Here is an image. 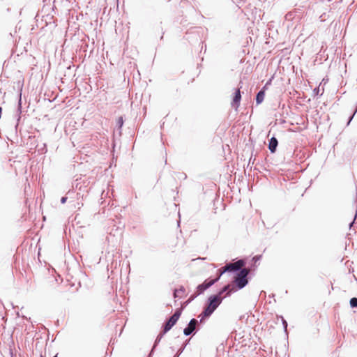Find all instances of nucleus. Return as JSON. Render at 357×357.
<instances>
[{
  "instance_id": "obj_1",
  "label": "nucleus",
  "mask_w": 357,
  "mask_h": 357,
  "mask_svg": "<svg viewBox=\"0 0 357 357\" xmlns=\"http://www.w3.org/2000/svg\"><path fill=\"white\" fill-rule=\"evenodd\" d=\"M225 291H227V296H229L230 295L231 293L236 291V289L234 285L227 284L222 289V290L219 293L218 295L211 296L209 298L210 302L208 305L206 307L204 311L200 315L203 316L201 321H202V319L204 317H209L218 307V305L221 303L222 299L221 297V294Z\"/></svg>"
},
{
  "instance_id": "obj_2",
  "label": "nucleus",
  "mask_w": 357,
  "mask_h": 357,
  "mask_svg": "<svg viewBox=\"0 0 357 357\" xmlns=\"http://www.w3.org/2000/svg\"><path fill=\"white\" fill-rule=\"evenodd\" d=\"M250 270L248 268H243L240 271V272L237 274L234 279V285L236 289H242L243 288L248 282L247 276L249 274Z\"/></svg>"
},
{
  "instance_id": "obj_3",
  "label": "nucleus",
  "mask_w": 357,
  "mask_h": 357,
  "mask_svg": "<svg viewBox=\"0 0 357 357\" xmlns=\"http://www.w3.org/2000/svg\"><path fill=\"white\" fill-rule=\"evenodd\" d=\"M245 262L243 260H238L234 263L229 264L220 270V272L218 275V277L220 278L222 275V274L225 271H233L240 269L241 270Z\"/></svg>"
},
{
  "instance_id": "obj_4",
  "label": "nucleus",
  "mask_w": 357,
  "mask_h": 357,
  "mask_svg": "<svg viewBox=\"0 0 357 357\" xmlns=\"http://www.w3.org/2000/svg\"><path fill=\"white\" fill-rule=\"evenodd\" d=\"M181 314V312L180 310H176L174 314L169 318V319L167 321L166 324L165 325L163 333H166L167 331H169L177 322L178 319L180 318V316Z\"/></svg>"
},
{
  "instance_id": "obj_5",
  "label": "nucleus",
  "mask_w": 357,
  "mask_h": 357,
  "mask_svg": "<svg viewBox=\"0 0 357 357\" xmlns=\"http://www.w3.org/2000/svg\"><path fill=\"white\" fill-rule=\"evenodd\" d=\"M219 280V277L218 276L215 279L211 280L210 281L205 280L202 284H199L197 287V294H200L204 292L206 289L212 286L215 282Z\"/></svg>"
},
{
  "instance_id": "obj_6",
  "label": "nucleus",
  "mask_w": 357,
  "mask_h": 357,
  "mask_svg": "<svg viewBox=\"0 0 357 357\" xmlns=\"http://www.w3.org/2000/svg\"><path fill=\"white\" fill-rule=\"evenodd\" d=\"M219 280V277L218 276L215 279L211 280L210 281L205 280L202 284H199L197 287V294H200L204 292L206 289L212 286L215 282Z\"/></svg>"
},
{
  "instance_id": "obj_7",
  "label": "nucleus",
  "mask_w": 357,
  "mask_h": 357,
  "mask_svg": "<svg viewBox=\"0 0 357 357\" xmlns=\"http://www.w3.org/2000/svg\"><path fill=\"white\" fill-rule=\"evenodd\" d=\"M197 324V320L195 319H191L188 327H186L183 331L184 334L185 335H190L195 330Z\"/></svg>"
},
{
  "instance_id": "obj_8",
  "label": "nucleus",
  "mask_w": 357,
  "mask_h": 357,
  "mask_svg": "<svg viewBox=\"0 0 357 357\" xmlns=\"http://www.w3.org/2000/svg\"><path fill=\"white\" fill-rule=\"evenodd\" d=\"M278 140L275 137H272L269 141L268 149L271 153H274L278 146Z\"/></svg>"
},
{
  "instance_id": "obj_9",
  "label": "nucleus",
  "mask_w": 357,
  "mask_h": 357,
  "mask_svg": "<svg viewBox=\"0 0 357 357\" xmlns=\"http://www.w3.org/2000/svg\"><path fill=\"white\" fill-rule=\"evenodd\" d=\"M241 98V95L240 92V89H237L235 96L233 98V105L235 106L236 108H237L239 105V102Z\"/></svg>"
},
{
  "instance_id": "obj_10",
  "label": "nucleus",
  "mask_w": 357,
  "mask_h": 357,
  "mask_svg": "<svg viewBox=\"0 0 357 357\" xmlns=\"http://www.w3.org/2000/svg\"><path fill=\"white\" fill-rule=\"evenodd\" d=\"M264 96H265V93L264 91H260L257 95V97H256V102L257 104H260L263 102L264 99Z\"/></svg>"
},
{
  "instance_id": "obj_11",
  "label": "nucleus",
  "mask_w": 357,
  "mask_h": 357,
  "mask_svg": "<svg viewBox=\"0 0 357 357\" xmlns=\"http://www.w3.org/2000/svg\"><path fill=\"white\" fill-rule=\"evenodd\" d=\"M350 305L353 307H357V298H352L350 300Z\"/></svg>"
},
{
  "instance_id": "obj_12",
  "label": "nucleus",
  "mask_w": 357,
  "mask_h": 357,
  "mask_svg": "<svg viewBox=\"0 0 357 357\" xmlns=\"http://www.w3.org/2000/svg\"><path fill=\"white\" fill-rule=\"evenodd\" d=\"M123 120L122 117H119L117 120V124L121 128L123 126Z\"/></svg>"
},
{
  "instance_id": "obj_13",
  "label": "nucleus",
  "mask_w": 357,
  "mask_h": 357,
  "mask_svg": "<svg viewBox=\"0 0 357 357\" xmlns=\"http://www.w3.org/2000/svg\"><path fill=\"white\" fill-rule=\"evenodd\" d=\"M66 200H67V197H63L61 199V202L62 204H64V203H66Z\"/></svg>"
},
{
  "instance_id": "obj_14",
  "label": "nucleus",
  "mask_w": 357,
  "mask_h": 357,
  "mask_svg": "<svg viewBox=\"0 0 357 357\" xmlns=\"http://www.w3.org/2000/svg\"><path fill=\"white\" fill-rule=\"evenodd\" d=\"M261 258V256H255L254 257L253 259L257 261V260H259V259Z\"/></svg>"
},
{
  "instance_id": "obj_15",
  "label": "nucleus",
  "mask_w": 357,
  "mask_h": 357,
  "mask_svg": "<svg viewBox=\"0 0 357 357\" xmlns=\"http://www.w3.org/2000/svg\"><path fill=\"white\" fill-rule=\"evenodd\" d=\"M283 324H284V327L287 328V324L285 320H283Z\"/></svg>"
},
{
  "instance_id": "obj_16",
  "label": "nucleus",
  "mask_w": 357,
  "mask_h": 357,
  "mask_svg": "<svg viewBox=\"0 0 357 357\" xmlns=\"http://www.w3.org/2000/svg\"><path fill=\"white\" fill-rule=\"evenodd\" d=\"M177 291H175L174 293V297H176L177 296V294H176Z\"/></svg>"
},
{
  "instance_id": "obj_17",
  "label": "nucleus",
  "mask_w": 357,
  "mask_h": 357,
  "mask_svg": "<svg viewBox=\"0 0 357 357\" xmlns=\"http://www.w3.org/2000/svg\"><path fill=\"white\" fill-rule=\"evenodd\" d=\"M54 357H57V355H55Z\"/></svg>"
},
{
  "instance_id": "obj_18",
  "label": "nucleus",
  "mask_w": 357,
  "mask_h": 357,
  "mask_svg": "<svg viewBox=\"0 0 357 357\" xmlns=\"http://www.w3.org/2000/svg\"><path fill=\"white\" fill-rule=\"evenodd\" d=\"M40 357H43V356H40Z\"/></svg>"
}]
</instances>
